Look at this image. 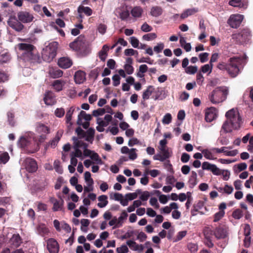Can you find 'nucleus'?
Segmentation results:
<instances>
[{"label": "nucleus", "instance_id": "obj_16", "mask_svg": "<svg viewBox=\"0 0 253 253\" xmlns=\"http://www.w3.org/2000/svg\"><path fill=\"white\" fill-rule=\"evenodd\" d=\"M72 61L69 57H61L58 61V66L63 69L69 68L72 65Z\"/></svg>", "mask_w": 253, "mask_h": 253}, {"label": "nucleus", "instance_id": "obj_27", "mask_svg": "<svg viewBox=\"0 0 253 253\" xmlns=\"http://www.w3.org/2000/svg\"><path fill=\"white\" fill-rule=\"evenodd\" d=\"M163 12L161 7L159 6H154L151 8L150 14L154 17H158L160 16Z\"/></svg>", "mask_w": 253, "mask_h": 253}, {"label": "nucleus", "instance_id": "obj_51", "mask_svg": "<svg viewBox=\"0 0 253 253\" xmlns=\"http://www.w3.org/2000/svg\"><path fill=\"white\" fill-rule=\"evenodd\" d=\"M106 112V110L104 108H99L95 110L92 112V115L94 117L103 115Z\"/></svg>", "mask_w": 253, "mask_h": 253}, {"label": "nucleus", "instance_id": "obj_21", "mask_svg": "<svg viewBox=\"0 0 253 253\" xmlns=\"http://www.w3.org/2000/svg\"><path fill=\"white\" fill-rule=\"evenodd\" d=\"M44 102L47 105H53L56 103L55 99L51 91L46 92L43 98Z\"/></svg>", "mask_w": 253, "mask_h": 253}, {"label": "nucleus", "instance_id": "obj_50", "mask_svg": "<svg viewBox=\"0 0 253 253\" xmlns=\"http://www.w3.org/2000/svg\"><path fill=\"white\" fill-rule=\"evenodd\" d=\"M60 139V137L57 134L51 141L49 142L48 146L54 148Z\"/></svg>", "mask_w": 253, "mask_h": 253}, {"label": "nucleus", "instance_id": "obj_42", "mask_svg": "<svg viewBox=\"0 0 253 253\" xmlns=\"http://www.w3.org/2000/svg\"><path fill=\"white\" fill-rule=\"evenodd\" d=\"M84 175L85 181L88 183L89 186H92L93 184V180L91 177L90 173L89 171H86L85 172Z\"/></svg>", "mask_w": 253, "mask_h": 253}, {"label": "nucleus", "instance_id": "obj_12", "mask_svg": "<svg viewBox=\"0 0 253 253\" xmlns=\"http://www.w3.org/2000/svg\"><path fill=\"white\" fill-rule=\"evenodd\" d=\"M18 46L20 50L24 51L22 53L23 58L24 57V55H27V53H31L36 49L33 44L30 43H20L18 44Z\"/></svg>", "mask_w": 253, "mask_h": 253}, {"label": "nucleus", "instance_id": "obj_55", "mask_svg": "<svg viewBox=\"0 0 253 253\" xmlns=\"http://www.w3.org/2000/svg\"><path fill=\"white\" fill-rule=\"evenodd\" d=\"M187 234L186 231H181L178 232L176 238L175 239V241H179L181 240L183 238H184Z\"/></svg>", "mask_w": 253, "mask_h": 253}, {"label": "nucleus", "instance_id": "obj_23", "mask_svg": "<svg viewBox=\"0 0 253 253\" xmlns=\"http://www.w3.org/2000/svg\"><path fill=\"white\" fill-rule=\"evenodd\" d=\"M75 82L77 84H82L85 80V73L82 71H78L74 75Z\"/></svg>", "mask_w": 253, "mask_h": 253}, {"label": "nucleus", "instance_id": "obj_49", "mask_svg": "<svg viewBox=\"0 0 253 253\" xmlns=\"http://www.w3.org/2000/svg\"><path fill=\"white\" fill-rule=\"evenodd\" d=\"M172 117L170 114L167 113L163 117L162 122L164 124H169L171 122Z\"/></svg>", "mask_w": 253, "mask_h": 253}, {"label": "nucleus", "instance_id": "obj_54", "mask_svg": "<svg viewBox=\"0 0 253 253\" xmlns=\"http://www.w3.org/2000/svg\"><path fill=\"white\" fill-rule=\"evenodd\" d=\"M65 114V110L63 108H57L55 111V115L58 118H61Z\"/></svg>", "mask_w": 253, "mask_h": 253}, {"label": "nucleus", "instance_id": "obj_10", "mask_svg": "<svg viewBox=\"0 0 253 253\" xmlns=\"http://www.w3.org/2000/svg\"><path fill=\"white\" fill-rule=\"evenodd\" d=\"M59 198V200L54 197H51L49 199L50 202L53 204L52 209L53 211H62L63 210L64 201L61 197Z\"/></svg>", "mask_w": 253, "mask_h": 253}, {"label": "nucleus", "instance_id": "obj_26", "mask_svg": "<svg viewBox=\"0 0 253 253\" xmlns=\"http://www.w3.org/2000/svg\"><path fill=\"white\" fill-rule=\"evenodd\" d=\"M126 244L129 247L133 249L134 251H142L143 250V246L142 245H138L136 243L132 240H128L126 242Z\"/></svg>", "mask_w": 253, "mask_h": 253}, {"label": "nucleus", "instance_id": "obj_17", "mask_svg": "<svg viewBox=\"0 0 253 253\" xmlns=\"http://www.w3.org/2000/svg\"><path fill=\"white\" fill-rule=\"evenodd\" d=\"M47 248L50 253H58V243L53 239H49L47 242Z\"/></svg>", "mask_w": 253, "mask_h": 253}, {"label": "nucleus", "instance_id": "obj_38", "mask_svg": "<svg viewBox=\"0 0 253 253\" xmlns=\"http://www.w3.org/2000/svg\"><path fill=\"white\" fill-rule=\"evenodd\" d=\"M75 111V108L74 107H71L69 108V110L67 112L66 115V123H69L72 120V116L73 114V112Z\"/></svg>", "mask_w": 253, "mask_h": 253}, {"label": "nucleus", "instance_id": "obj_46", "mask_svg": "<svg viewBox=\"0 0 253 253\" xmlns=\"http://www.w3.org/2000/svg\"><path fill=\"white\" fill-rule=\"evenodd\" d=\"M226 148V147H222V153H224L226 156H235L238 154L237 150L228 151L225 150Z\"/></svg>", "mask_w": 253, "mask_h": 253}, {"label": "nucleus", "instance_id": "obj_47", "mask_svg": "<svg viewBox=\"0 0 253 253\" xmlns=\"http://www.w3.org/2000/svg\"><path fill=\"white\" fill-rule=\"evenodd\" d=\"M197 66H190L186 68L185 72L189 74H194L197 72Z\"/></svg>", "mask_w": 253, "mask_h": 253}, {"label": "nucleus", "instance_id": "obj_15", "mask_svg": "<svg viewBox=\"0 0 253 253\" xmlns=\"http://www.w3.org/2000/svg\"><path fill=\"white\" fill-rule=\"evenodd\" d=\"M232 6L245 9L248 7L247 0H231L228 2Z\"/></svg>", "mask_w": 253, "mask_h": 253}, {"label": "nucleus", "instance_id": "obj_34", "mask_svg": "<svg viewBox=\"0 0 253 253\" xmlns=\"http://www.w3.org/2000/svg\"><path fill=\"white\" fill-rule=\"evenodd\" d=\"M95 130L92 128H89L86 131L85 140L92 143L94 138Z\"/></svg>", "mask_w": 253, "mask_h": 253}, {"label": "nucleus", "instance_id": "obj_25", "mask_svg": "<svg viewBox=\"0 0 253 253\" xmlns=\"http://www.w3.org/2000/svg\"><path fill=\"white\" fill-rule=\"evenodd\" d=\"M188 183L189 187L191 188L197 185L198 183L197 174L195 171H192L191 172V175L189 179Z\"/></svg>", "mask_w": 253, "mask_h": 253}, {"label": "nucleus", "instance_id": "obj_2", "mask_svg": "<svg viewBox=\"0 0 253 253\" xmlns=\"http://www.w3.org/2000/svg\"><path fill=\"white\" fill-rule=\"evenodd\" d=\"M58 46V43L57 42H52L49 43L42 50V59L47 62L52 61L56 55Z\"/></svg>", "mask_w": 253, "mask_h": 253}, {"label": "nucleus", "instance_id": "obj_35", "mask_svg": "<svg viewBox=\"0 0 253 253\" xmlns=\"http://www.w3.org/2000/svg\"><path fill=\"white\" fill-rule=\"evenodd\" d=\"M148 67L145 64L141 65L139 68V71L137 73V76L139 78H143L144 75V73H146L148 70Z\"/></svg>", "mask_w": 253, "mask_h": 253}, {"label": "nucleus", "instance_id": "obj_8", "mask_svg": "<svg viewBox=\"0 0 253 253\" xmlns=\"http://www.w3.org/2000/svg\"><path fill=\"white\" fill-rule=\"evenodd\" d=\"M17 18L22 23H29L33 21L34 17L29 12L20 11L17 13Z\"/></svg>", "mask_w": 253, "mask_h": 253}, {"label": "nucleus", "instance_id": "obj_57", "mask_svg": "<svg viewBox=\"0 0 253 253\" xmlns=\"http://www.w3.org/2000/svg\"><path fill=\"white\" fill-rule=\"evenodd\" d=\"M75 151L72 152L70 155H73L74 157H77V158H82L83 156V153L82 151L78 149V148L75 147Z\"/></svg>", "mask_w": 253, "mask_h": 253}, {"label": "nucleus", "instance_id": "obj_3", "mask_svg": "<svg viewBox=\"0 0 253 253\" xmlns=\"http://www.w3.org/2000/svg\"><path fill=\"white\" fill-rule=\"evenodd\" d=\"M241 63V59L238 57H233L230 59L229 63L225 67V70L232 77H236L240 70L238 65Z\"/></svg>", "mask_w": 253, "mask_h": 253}, {"label": "nucleus", "instance_id": "obj_62", "mask_svg": "<svg viewBox=\"0 0 253 253\" xmlns=\"http://www.w3.org/2000/svg\"><path fill=\"white\" fill-rule=\"evenodd\" d=\"M188 248L191 253H195L198 250V246L194 243H189L188 244Z\"/></svg>", "mask_w": 253, "mask_h": 253}, {"label": "nucleus", "instance_id": "obj_63", "mask_svg": "<svg viewBox=\"0 0 253 253\" xmlns=\"http://www.w3.org/2000/svg\"><path fill=\"white\" fill-rule=\"evenodd\" d=\"M141 29L144 32H148L151 31L153 28L145 22L141 26Z\"/></svg>", "mask_w": 253, "mask_h": 253}, {"label": "nucleus", "instance_id": "obj_59", "mask_svg": "<svg viewBox=\"0 0 253 253\" xmlns=\"http://www.w3.org/2000/svg\"><path fill=\"white\" fill-rule=\"evenodd\" d=\"M120 77L119 75L116 74L114 75L112 77V80L113 81V85L115 86H118L120 84Z\"/></svg>", "mask_w": 253, "mask_h": 253}, {"label": "nucleus", "instance_id": "obj_18", "mask_svg": "<svg viewBox=\"0 0 253 253\" xmlns=\"http://www.w3.org/2000/svg\"><path fill=\"white\" fill-rule=\"evenodd\" d=\"M10 245L14 248H17L22 243V239L19 234H14L9 240Z\"/></svg>", "mask_w": 253, "mask_h": 253}, {"label": "nucleus", "instance_id": "obj_39", "mask_svg": "<svg viewBox=\"0 0 253 253\" xmlns=\"http://www.w3.org/2000/svg\"><path fill=\"white\" fill-rule=\"evenodd\" d=\"M127 216L128 214L125 211H123L121 215L117 218L118 220V224H120L121 227L123 225L124 220L126 219Z\"/></svg>", "mask_w": 253, "mask_h": 253}, {"label": "nucleus", "instance_id": "obj_14", "mask_svg": "<svg viewBox=\"0 0 253 253\" xmlns=\"http://www.w3.org/2000/svg\"><path fill=\"white\" fill-rule=\"evenodd\" d=\"M202 169L204 170L211 171L214 174L219 175L220 170L214 165L211 164L208 162H205L202 164Z\"/></svg>", "mask_w": 253, "mask_h": 253}, {"label": "nucleus", "instance_id": "obj_32", "mask_svg": "<svg viewBox=\"0 0 253 253\" xmlns=\"http://www.w3.org/2000/svg\"><path fill=\"white\" fill-rule=\"evenodd\" d=\"M107 196L105 195H102L98 197V200L99 201L101 202L97 204L98 207L100 208L105 207L108 203L107 200Z\"/></svg>", "mask_w": 253, "mask_h": 253}, {"label": "nucleus", "instance_id": "obj_5", "mask_svg": "<svg viewBox=\"0 0 253 253\" xmlns=\"http://www.w3.org/2000/svg\"><path fill=\"white\" fill-rule=\"evenodd\" d=\"M251 33L248 29H244L238 33L232 35V39L236 43H241L249 39Z\"/></svg>", "mask_w": 253, "mask_h": 253}, {"label": "nucleus", "instance_id": "obj_37", "mask_svg": "<svg viewBox=\"0 0 253 253\" xmlns=\"http://www.w3.org/2000/svg\"><path fill=\"white\" fill-rule=\"evenodd\" d=\"M89 157L92 160L95 161L97 164H102V160L97 153L93 151Z\"/></svg>", "mask_w": 253, "mask_h": 253}, {"label": "nucleus", "instance_id": "obj_48", "mask_svg": "<svg viewBox=\"0 0 253 253\" xmlns=\"http://www.w3.org/2000/svg\"><path fill=\"white\" fill-rule=\"evenodd\" d=\"M109 225L110 226L114 225L113 227V229L121 227L120 224H118V220L116 216L114 217L109 222Z\"/></svg>", "mask_w": 253, "mask_h": 253}, {"label": "nucleus", "instance_id": "obj_44", "mask_svg": "<svg viewBox=\"0 0 253 253\" xmlns=\"http://www.w3.org/2000/svg\"><path fill=\"white\" fill-rule=\"evenodd\" d=\"M202 153L204 154V157L207 159L212 160L214 159L212 152L208 149L203 150L202 151Z\"/></svg>", "mask_w": 253, "mask_h": 253}, {"label": "nucleus", "instance_id": "obj_6", "mask_svg": "<svg viewBox=\"0 0 253 253\" xmlns=\"http://www.w3.org/2000/svg\"><path fill=\"white\" fill-rule=\"evenodd\" d=\"M244 19V15L239 14H232L227 23L232 28H237L241 25Z\"/></svg>", "mask_w": 253, "mask_h": 253}, {"label": "nucleus", "instance_id": "obj_9", "mask_svg": "<svg viewBox=\"0 0 253 253\" xmlns=\"http://www.w3.org/2000/svg\"><path fill=\"white\" fill-rule=\"evenodd\" d=\"M23 59L31 63H40L42 61L41 58L38 53H36L35 50L30 53H27L24 55Z\"/></svg>", "mask_w": 253, "mask_h": 253}, {"label": "nucleus", "instance_id": "obj_13", "mask_svg": "<svg viewBox=\"0 0 253 253\" xmlns=\"http://www.w3.org/2000/svg\"><path fill=\"white\" fill-rule=\"evenodd\" d=\"M216 117V110L214 107L208 108L206 110L205 119L207 122H211Z\"/></svg>", "mask_w": 253, "mask_h": 253}, {"label": "nucleus", "instance_id": "obj_58", "mask_svg": "<svg viewBox=\"0 0 253 253\" xmlns=\"http://www.w3.org/2000/svg\"><path fill=\"white\" fill-rule=\"evenodd\" d=\"M7 117H8V121L9 122V124L12 126H14V115L12 113L8 112L7 113Z\"/></svg>", "mask_w": 253, "mask_h": 253}, {"label": "nucleus", "instance_id": "obj_41", "mask_svg": "<svg viewBox=\"0 0 253 253\" xmlns=\"http://www.w3.org/2000/svg\"><path fill=\"white\" fill-rule=\"evenodd\" d=\"M160 150L161 153V154L162 156H163V158H165V160H166L167 159H168L170 157V155L167 147L160 148Z\"/></svg>", "mask_w": 253, "mask_h": 253}, {"label": "nucleus", "instance_id": "obj_31", "mask_svg": "<svg viewBox=\"0 0 253 253\" xmlns=\"http://www.w3.org/2000/svg\"><path fill=\"white\" fill-rule=\"evenodd\" d=\"M78 12L79 13H84L87 16H90L92 14V9L87 6H84L82 5L80 6L78 8Z\"/></svg>", "mask_w": 253, "mask_h": 253}, {"label": "nucleus", "instance_id": "obj_1", "mask_svg": "<svg viewBox=\"0 0 253 253\" xmlns=\"http://www.w3.org/2000/svg\"><path fill=\"white\" fill-rule=\"evenodd\" d=\"M226 121L222 125V129L226 133H230L233 129L240 127L242 119L237 108H233L227 111L225 114Z\"/></svg>", "mask_w": 253, "mask_h": 253}, {"label": "nucleus", "instance_id": "obj_36", "mask_svg": "<svg viewBox=\"0 0 253 253\" xmlns=\"http://www.w3.org/2000/svg\"><path fill=\"white\" fill-rule=\"evenodd\" d=\"M10 159L9 155L7 152H4L0 155V164H5Z\"/></svg>", "mask_w": 253, "mask_h": 253}, {"label": "nucleus", "instance_id": "obj_24", "mask_svg": "<svg viewBox=\"0 0 253 253\" xmlns=\"http://www.w3.org/2000/svg\"><path fill=\"white\" fill-rule=\"evenodd\" d=\"M36 131L39 133L47 134L49 132V129L44 124L38 123L37 124Z\"/></svg>", "mask_w": 253, "mask_h": 253}, {"label": "nucleus", "instance_id": "obj_19", "mask_svg": "<svg viewBox=\"0 0 253 253\" xmlns=\"http://www.w3.org/2000/svg\"><path fill=\"white\" fill-rule=\"evenodd\" d=\"M7 24L12 29L17 32H21L24 28V26L21 22L19 21H7Z\"/></svg>", "mask_w": 253, "mask_h": 253}, {"label": "nucleus", "instance_id": "obj_56", "mask_svg": "<svg viewBox=\"0 0 253 253\" xmlns=\"http://www.w3.org/2000/svg\"><path fill=\"white\" fill-rule=\"evenodd\" d=\"M130 39V42L132 46L134 48L138 47L139 42L138 40L134 37H131Z\"/></svg>", "mask_w": 253, "mask_h": 253}, {"label": "nucleus", "instance_id": "obj_29", "mask_svg": "<svg viewBox=\"0 0 253 253\" xmlns=\"http://www.w3.org/2000/svg\"><path fill=\"white\" fill-rule=\"evenodd\" d=\"M142 12L143 9L140 6H135L131 11L132 16L136 18L140 17L142 15Z\"/></svg>", "mask_w": 253, "mask_h": 253}, {"label": "nucleus", "instance_id": "obj_53", "mask_svg": "<svg viewBox=\"0 0 253 253\" xmlns=\"http://www.w3.org/2000/svg\"><path fill=\"white\" fill-rule=\"evenodd\" d=\"M138 53L137 50H134L132 48L126 49L125 50V54L126 56H132L135 54L138 55Z\"/></svg>", "mask_w": 253, "mask_h": 253}, {"label": "nucleus", "instance_id": "obj_60", "mask_svg": "<svg viewBox=\"0 0 253 253\" xmlns=\"http://www.w3.org/2000/svg\"><path fill=\"white\" fill-rule=\"evenodd\" d=\"M150 196V193L147 191H145L142 193V194L139 197V198L142 201H146Z\"/></svg>", "mask_w": 253, "mask_h": 253}, {"label": "nucleus", "instance_id": "obj_22", "mask_svg": "<svg viewBox=\"0 0 253 253\" xmlns=\"http://www.w3.org/2000/svg\"><path fill=\"white\" fill-rule=\"evenodd\" d=\"M66 82L62 80H56L53 82L52 86L53 89L57 92H59L63 90Z\"/></svg>", "mask_w": 253, "mask_h": 253}, {"label": "nucleus", "instance_id": "obj_20", "mask_svg": "<svg viewBox=\"0 0 253 253\" xmlns=\"http://www.w3.org/2000/svg\"><path fill=\"white\" fill-rule=\"evenodd\" d=\"M50 76L53 78H59L63 76V72L57 68L50 67L48 71Z\"/></svg>", "mask_w": 253, "mask_h": 253}, {"label": "nucleus", "instance_id": "obj_7", "mask_svg": "<svg viewBox=\"0 0 253 253\" xmlns=\"http://www.w3.org/2000/svg\"><path fill=\"white\" fill-rule=\"evenodd\" d=\"M69 46L74 50L82 51L85 46L84 37H81V36L78 37L76 40L70 43Z\"/></svg>", "mask_w": 253, "mask_h": 253}, {"label": "nucleus", "instance_id": "obj_43", "mask_svg": "<svg viewBox=\"0 0 253 253\" xmlns=\"http://www.w3.org/2000/svg\"><path fill=\"white\" fill-rule=\"evenodd\" d=\"M243 216L242 211L240 209H237L232 213V216L236 219H239Z\"/></svg>", "mask_w": 253, "mask_h": 253}, {"label": "nucleus", "instance_id": "obj_64", "mask_svg": "<svg viewBox=\"0 0 253 253\" xmlns=\"http://www.w3.org/2000/svg\"><path fill=\"white\" fill-rule=\"evenodd\" d=\"M107 29V26L104 24H100L97 28V30L100 34L103 35L105 33Z\"/></svg>", "mask_w": 253, "mask_h": 253}, {"label": "nucleus", "instance_id": "obj_61", "mask_svg": "<svg viewBox=\"0 0 253 253\" xmlns=\"http://www.w3.org/2000/svg\"><path fill=\"white\" fill-rule=\"evenodd\" d=\"M129 16V11L127 10H123L120 13V17L122 20H126Z\"/></svg>", "mask_w": 253, "mask_h": 253}, {"label": "nucleus", "instance_id": "obj_28", "mask_svg": "<svg viewBox=\"0 0 253 253\" xmlns=\"http://www.w3.org/2000/svg\"><path fill=\"white\" fill-rule=\"evenodd\" d=\"M155 88L152 85H149L146 90L144 91L142 94V98L144 100H147L149 98L150 95L153 92Z\"/></svg>", "mask_w": 253, "mask_h": 253}, {"label": "nucleus", "instance_id": "obj_11", "mask_svg": "<svg viewBox=\"0 0 253 253\" xmlns=\"http://www.w3.org/2000/svg\"><path fill=\"white\" fill-rule=\"evenodd\" d=\"M26 168L30 172H34L38 169L37 162L34 159L27 158L25 160Z\"/></svg>", "mask_w": 253, "mask_h": 253}, {"label": "nucleus", "instance_id": "obj_30", "mask_svg": "<svg viewBox=\"0 0 253 253\" xmlns=\"http://www.w3.org/2000/svg\"><path fill=\"white\" fill-rule=\"evenodd\" d=\"M219 91H221V87H217L215 90H213L211 94L210 95V100L212 103L216 104L220 102L219 99L215 98Z\"/></svg>", "mask_w": 253, "mask_h": 253}, {"label": "nucleus", "instance_id": "obj_45", "mask_svg": "<svg viewBox=\"0 0 253 253\" xmlns=\"http://www.w3.org/2000/svg\"><path fill=\"white\" fill-rule=\"evenodd\" d=\"M157 38V35L154 33H151L144 35L142 39L145 41H150L154 40Z\"/></svg>", "mask_w": 253, "mask_h": 253}, {"label": "nucleus", "instance_id": "obj_52", "mask_svg": "<svg viewBox=\"0 0 253 253\" xmlns=\"http://www.w3.org/2000/svg\"><path fill=\"white\" fill-rule=\"evenodd\" d=\"M117 253H127L129 252L128 249L126 245H122L116 249Z\"/></svg>", "mask_w": 253, "mask_h": 253}, {"label": "nucleus", "instance_id": "obj_33", "mask_svg": "<svg viewBox=\"0 0 253 253\" xmlns=\"http://www.w3.org/2000/svg\"><path fill=\"white\" fill-rule=\"evenodd\" d=\"M78 123L79 124V121H81L82 119H84L87 122L90 121L92 117L90 115L87 114L84 111H81L78 115Z\"/></svg>", "mask_w": 253, "mask_h": 253}, {"label": "nucleus", "instance_id": "obj_40", "mask_svg": "<svg viewBox=\"0 0 253 253\" xmlns=\"http://www.w3.org/2000/svg\"><path fill=\"white\" fill-rule=\"evenodd\" d=\"M53 165L55 171L61 174L63 172V169L60 166V161L59 160H55Z\"/></svg>", "mask_w": 253, "mask_h": 253}, {"label": "nucleus", "instance_id": "obj_4", "mask_svg": "<svg viewBox=\"0 0 253 253\" xmlns=\"http://www.w3.org/2000/svg\"><path fill=\"white\" fill-rule=\"evenodd\" d=\"M203 233L205 238H215L219 239L221 238V228L220 226L219 225L215 228L214 231H212L210 227L206 226L203 229Z\"/></svg>", "mask_w": 253, "mask_h": 253}]
</instances>
